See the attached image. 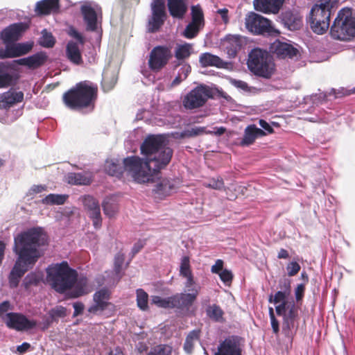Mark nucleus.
<instances>
[{
	"instance_id": "nucleus-1",
	"label": "nucleus",
	"mask_w": 355,
	"mask_h": 355,
	"mask_svg": "<svg viewBox=\"0 0 355 355\" xmlns=\"http://www.w3.org/2000/svg\"><path fill=\"white\" fill-rule=\"evenodd\" d=\"M48 244V235L42 227H33L15 237L13 252L18 256L9 277L10 288H16L20 279L41 257L40 248Z\"/></svg>"
},
{
	"instance_id": "nucleus-2",
	"label": "nucleus",
	"mask_w": 355,
	"mask_h": 355,
	"mask_svg": "<svg viewBox=\"0 0 355 355\" xmlns=\"http://www.w3.org/2000/svg\"><path fill=\"white\" fill-rule=\"evenodd\" d=\"M46 274L48 284L56 292L62 294L70 290L69 298H78L88 293L87 279L81 277L78 280V272L70 268L66 261L49 266Z\"/></svg>"
},
{
	"instance_id": "nucleus-3",
	"label": "nucleus",
	"mask_w": 355,
	"mask_h": 355,
	"mask_svg": "<svg viewBox=\"0 0 355 355\" xmlns=\"http://www.w3.org/2000/svg\"><path fill=\"white\" fill-rule=\"evenodd\" d=\"M98 98V87L89 81H81L64 92L62 101L71 110H94Z\"/></svg>"
},
{
	"instance_id": "nucleus-4",
	"label": "nucleus",
	"mask_w": 355,
	"mask_h": 355,
	"mask_svg": "<svg viewBox=\"0 0 355 355\" xmlns=\"http://www.w3.org/2000/svg\"><path fill=\"white\" fill-rule=\"evenodd\" d=\"M338 0H319L312 7L309 22L312 31L322 35L329 28L330 18L338 8Z\"/></svg>"
},
{
	"instance_id": "nucleus-5",
	"label": "nucleus",
	"mask_w": 355,
	"mask_h": 355,
	"mask_svg": "<svg viewBox=\"0 0 355 355\" xmlns=\"http://www.w3.org/2000/svg\"><path fill=\"white\" fill-rule=\"evenodd\" d=\"M191 293H175L168 297L152 296V303L163 309H176L180 313H187L197 300L200 289L193 288Z\"/></svg>"
},
{
	"instance_id": "nucleus-6",
	"label": "nucleus",
	"mask_w": 355,
	"mask_h": 355,
	"mask_svg": "<svg viewBox=\"0 0 355 355\" xmlns=\"http://www.w3.org/2000/svg\"><path fill=\"white\" fill-rule=\"evenodd\" d=\"M247 65L256 76L269 79L275 72V64L268 51L253 49L248 54Z\"/></svg>"
},
{
	"instance_id": "nucleus-7",
	"label": "nucleus",
	"mask_w": 355,
	"mask_h": 355,
	"mask_svg": "<svg viewBox=\"0 0 355 355\" xmlns=\"http://www.w3.org/2000/svg\"><path fill=\"white\" fill-rule=\"evenodd\" d=\"M330 35L335 40L348 41L355 36V17L348 8L341 9L337 14L330 29Z\"/></svg>"
},
{
	"instance_id": "nucleus-8",
	"label": "nucleus",
	"mask_w": 355,
	"mask_h": 355,
	"mask_svg": "<svg viewBox=\"0 0 355 355\" xmlns=\"http://www.w3.org/2000/svg\"><path fill=\"white\" fill-rule=\"evenodd\" d=\"M276 313L282 316V332L285 336L293 338L298 328V307L293 301L279 304L275 307Z\"/></svg>"
},
{
	"instance_id": "nucleus-9",
	"label": "nucleus",
	"mask_w": 355,
	"mask_h": 355,
	"mask_svg": "<svg viewBox=\"0 0 355 355\" xmlns=\"http://www.w3.org/2000/svg\"><path fill=\"white\" fill-rule=\"evenodd\" d=\"M145 159L139 156H129L123 159L124 171L128 172L133 180L139 184L154 182L153 173L146 169Z\"/></svg>"
},
{
	"instance_id": "nucleus-10",
	"label": "nucleus",
	"mask_w": 355,
	"mask_h": 355,
	"mask_svg": "<svg viewBox=\"0 0 355 355\" xmlns=\"http://www.w3.org/2000/svg\"><path fill=\"white\" fill-rule=\"evenodd\" d=\"M245 20L246 28L254 35H275L279 33L269 19L254 12H250Z\"/></svg>"
},
{
	"instance_id": "nucleus-11",
	"label": "nucleus",
	"mask_w": 355,
	"mask_h": 355,
	"mask_svg": "<svg viewBox=\"0 0 355 355\" xmlns=\"http://www.w3.org/2000/svg\"><path fill=\"white\" fill-rule=\"evenodd\" d=\"M173 154V150L166 145L153 154L152 157L144 161L146 169L153 173V178L157 176L161 170L165 168L170 163Z\"/></svg>"
},
{
	"instance_id": "nucleus-12",
	"label": "nucleus",
	"mask_w": 355,
	"mask_h": 355,
	"mask_svg": "<svg viewBox=\"0 0 355 355\" xmlns=\"http://www.w3.org/2000/svg\"><path fill=\"white\" fill-rule=\"evenodd\" d=\"M212 96V91L209 87L200 85L193 89L184 97L182 105L187 110L199 108L202 107Z\"/></svg>"
},
{
	"instance_id": "nucleus-13",
	"label": "nucleus",
	"mask_w": 355,
	"mask_h": 355,
	"mask_svg": "<svg viewBox=\"0 0 355 355\" xmlns=\"http://www.w3.org/2000/svg\"><path fill=\"white\" fill-rule=\"evenodd\" d=\"M150 8L151 16L148 21L147 30L154 33L159 31L167 18L164 0H153Z\"/></svg>"
},
{
	"instance_id": "nucleus-14",
	"label": "nucleus",
	"mask_w": 355,
	"mask_h": 355,
	"mask_svg": "<svg viewBox=\"0 0 355 355\" xmlns=\"http://www.w3.org/2000/svg\"><path fill=\"white\" fill-rule=\"evenodd\" d=\"M171 48L166 45L155 46L150 51L148 59V67L153 71H159L172 58Z\"/></svg>"
},
{
	"instance_id": "nucleus-15",
	"label": "nucleus",
	"mask_w": 355,
	"mask_h": 355,
	"mask_svg": "<svg viewBox=\"0 0 355 355\" xmlns=\"http://www.w3.org/2000/svg\"><path fill=\"white\" fill-rule=\"evenodd\" d=\"M166 145V138L162 135H148L142 142L140 146L141 154L144 155V159L152 157L161 148Z\"/></svg>"
},
{
	"instance_id": "nucleus-16",
	"label": "nucleus",
	"mask_w": 355,
	"mask_h": 355,
	"mask_svg": "<svg viewBox=\"0 0 355 355\" xmlns=\"http://www.w3.org/2000/svg\"><path fill=\"white\" fill-rule=\"evenodd\" d=\"M3 321L9 329L17 331L31 329L37 325L36 321L30 320L22 314L13 312L6 313Z\"/></svg>"
},
{
	"instance_id": "nucleus-17",
	"label": "nucleus",
	"mask_w": 355,
	"mask_h": 355,
	"mask_svg": "<svg viewBox=\"0 0 355 355\" xmlns=\"http://www.w3.org/2000/svg\"><path fill=\"white\" fill-rule=\"evenodd\" d=\"M83 205L87 215L92 220L93 225L99 229L102 225V217L98 201L91 196L84 198Z\"/></svg>"
},
{
	"instance_id": "nucleus-18",
	"label": "nucleus",
	"mask_w": 355,
	"mask_h": 355,
	"mask_svg": "<svg viewBox=\"0 0 355 355\" xmlns=\"http://www.w3.org/2000/svg\"><path fill=\"white\" fill-rule=\"evenodd\" d=\"M15 67L13 62H0V89L8 88L15 85L19 79V75L12 72Z\"/></svg>"
},
{
	"instance_id": "nucleus-19",
	"label": "nucleus",
	"mask_w": 355,
	"mask_h": 355,
	"mask_svg": "<svg viewBox=\"0 0 355 355\" xmlns=\"http://www.w3.org/2000/svg\"><path fill=\"white\" fill-rule=\"evenodd\" d=\"M214 355H242L238 336H229L220 343Z\"/></svg>"
},
{
	"instance_id": "nucleus-20",
	"label": "nucleus",
	"mask_w": 355,
	"mask_h": 355,
	"mask_svg": "<svg viewBox=\"0 0 355 355\" xmlns=\"http://www.w3.org/2000/svg\"><path fill=\"white\" fill-rule=\"evenodd\" d=\"M33 45L28 43L6 44L5 49H0V59L17 58L28 53Z\"/></svg>"
},
{
	"instance_id": "nucleus-21",
	"label": "nucleus",
	"mask_w": 355,
	"mask_h": 355,
	"mask_svg": "<svg viewBox=\"0 0 355 355\" xmlns=\"http://www.w3.org/2000/svg\"><path fill=\"white\" fill-rule=\"evenodd\" d=\"M28 25L25 23H15L6 27L1 32V39L6 44L15 42L19 40L21 33L27 30Z\"/></svg>"
},
{
	"instance_id": "nucleus-22",
	"label": "nucleus",
	"mask_w": 355,
	"mask_h": 355,
	"mask_svg": "<svg viewBox=\"0 0 355 355\" xmlns=\"http://www.w3.org/2000/svg\"><path fill=\"white\" fill-rule=\"evenodd\" d=\"M281 22L290 31H297L302 26V17L297 11L286 10L279 16Z\"/></svg>"
},
{
	"instance_id": "nucleus-23",
	"label": "nucleus",
	"mask_w": 355,
	"mask_h": 355,
	"mask_svg": "<svg viewBox=\"0 0 355 355\" xmlns=\"http://www.w3.org/2000/svg\"><path fill=\"white\" fill-rule=\"evenodd\" d=\"M270 51L279 58H293L296 56L299 51L293 45L286 42L276 40L270 46Z\"/></svg>"
},
{
	"instance_id": "nucleus-24",
	"label": "nucleus",
	"mask_w": 355,
	"mask_h": 355,
	"mask_svg": "<svg viewBox=\"0 0 355 355\" xmlns=\"http://www.w3.org/2000/svg\"><path fill=\"white\" fill-rule=\"evenodd\" d=\"M110 298V293L106 288H102L94 294L93 300L94 304L89 309V313H96L98 311H104L108 306V300Z\"/></svg>"
},
{
	"instance_id": "nucleus-25",
	"label": "nucleus",
	"mask_w": 355,
	"mask_h": 355,
	"mask_svg": "<svg viewBox=\"0 0 355 355\" xmlns=\"http://www.w3.org/2000/svg\"><path fill=\"white\" fill-rule=\"evenodd\" d=\"M80 12L86 24V31L94 32L97 30V13L89 4H84L80 7Z\"/></svg>"
},
{
	"instance_id": "nucleus-26",
	"label": "nucleus",
	"mask_w": 355,
	"mask_h": 355,
	"mask_svg": "<svg viewBox=\"0 0 355 355\" xmlns=\"http://www.w3.org/2000/svg\"><path fill=\"white\" fill-rule=\"evenodd\" d=\"M48 56L45 52L40 51L27 58L13 60V63L26 66L30 69H37L43 65L47 60Z\"/></svg>"
},
{
	"instance_id": "nucleus-27",
	"label": "nucleus",
	"mask_w": 355,
	"mask_h": 355,
	"mask_svg": "<svg viewBox=\"0 0 355 355\" xmlns=\"http://www.w3.org/2000/svg\"><path fill=\"white\" fill-rule=\"evenodd\" d=\"M24 93L10 89L0 94V108L8 110L14 105L22 102Z\"/></svg>"
},
{
	"instance_id": "nucleus-28",
	"label": "nucleus",
	"mask_w": 355,
	"mask_h": 355,
	"mask_svg": "<svg viewBox=\"0 0 355 355\" xmlns=\"http://www.w3.org/2000/svg\"><path fill=\"white\" fill-rule=\"evenodd\" d=\"M175 188L174 181L168 178H159L158 182L155 185L153 192L155 197L163 199L170 196Z\"/></svg>"
},
{
	"instance_id": "nucleus-29",
	"label": "nucleus",
	"mask_w": 355,
	"mask_h": 355,
	"mask_svg": "<svg viewBox=\"0 0 355 355\" xmlns=\"http://www.w3.org/2000/svg\"><path fill=\"white\" fill-rule=\"evenodd\" d=\"M193 52V45L190 43L177 44L174 50L175 60L174 67H178L184 63L189 59Z\"/></svg>"
},
{
	"instance_id": "nucleus-30",
	"label": "nucleus",
	"mask_w": 355,
	"mask_h": 355,
	"mask_svg": "<svg viewBox=\"0 0 355 355\" xmlns=\"http://www.w3.org/2000/svg\"><path fill=\"white\" fill-rule=\"evenodd\" d=\"M266 135V132L257 128L256 125H249L244 130L243 137L240 142V145L241 146H249L255 141L257 138Z\"/></svg>"
},
{
	"instance_id": "nucleus-31",
	"label": "nucleus",
	"mask_w": 355,
	"mask_h": 355,
	"mask_svg": "<svg viewBox=\"0 0 355 355\" xmlns=\"http://www.w3.org/2000/svg\"><path fill=\"white\" fill-rule=\"evenodd\" d=\"M282 3V0H254V9L264 13H277Z\"/></svg>"
},
{
	"instance_id": "nucleus-32",
	"label": "nucleus",
	"mask_w": 355,
	"mask_h": 355,
	"mask_svg": "<svg viewBox=\"0 0 355 355\" xmlns=\"http://www.w3.org/2000/svg\"><path fill=\"white\" fill-rule=\"evenodd\" d=\"M69 314L67 309L61 305H57L48 311V317L44 321V328H49L53 322L58 323L59 319L67 317Z\"/></svg>"
},
{
	"instance_id": "nucleus-33",
	"label": "nucleus",
	"mask_w": 355,
	"mask_h": 355,
	"mask_svg": "<svg viewBox=\"0 0 355 355\" xmlns=\"http://www.w3.org/2000/svg\"><path fill=\"white\" fill-rule=\"evenodd\" d=\"M168 8L173 18L182 19L187 12L185 0H168Z\"/></svg>"
},
{
	"instance_id": "nucleus-34",
	"label": "nucleus",
	"mask_w": 355,
	"mask_h": 355,
	"mask_svg": "<svg viewBox=\"0 0 355 355\" xmlns=\"http://www.w3.org/2000/svg\"><path fill=\"white\" fill-rule=\"evenodd\" d=\"M59 0H42L36 3L35 12L39 15H47L59 10Z\"/></svg>"
},
{
	"instance_id": "nucleus-35",
	"label": "nucleus",
	"mask_w": 355,
	"mask_h": 355,
	"mask_svg": "<svg viewBox=\"0 0 355 355\" xmlns=\"http://www.w3.org/2000/svg\"><path fill=\"white\" fill-rule=\"evenodd\" d=\"M66 55L67 59L76 65H80L83 63L81 51L78 44L75 42L70 41L67 44Z\"/></svg>"
},
{
	"instance_id": "nucleus-36",
	"label": "nucleus",
	"mask_w": 355,
	"mask_h": 355,
	"mask_svg": "<svg viewBox=\"0 0 355 355\" xmlns=\"http://www.w3.org/2000/svg\"><path fill=\"white\" fill-rule=\"evenodd\" d=\"M199 61L201 66L203 67L211 66L218 68H223L227 64L218 56L209 53H202L200 55Z\"/></svg>"
},
{
	"instance_id": "nucleus-37",
	"label": "nucleus",
	"mask_w": 355,
	"mask_h": 355,
	"mask_svg": "<svg viewBox=\"0 0 355 355\" xmlns=\"http://www.w3.org/2000/svg\"><path fill=\"white\" fill-rule=\"evenodd\" d=\"M225 42V49L229 56L231 58L236 57L242 46L240 37L237 35H228L226 37Z\"/></svg>"
},
{
	"instance_id": "nucleus-38",
	"label": "nucleus",
	"mask_w": 355,
	"mask_h": 355,
	"mask_svg": "<svg viewBox=\"0 0 355 355\" xmlns=\"http://www.w3.org/2000/svg\"><path fill=\"white\" fill-rule=\"evenodd\" d=\"M105 171L108 175L120 178L124 173V167L123 165L121 166L118 161L107 160Z\"/></svg>"
},
{
	"instance_id": "nucleus-39",
	"label": "nucleus",
	"mask_w": 355,
	"mask_h": 355,
	"mask_svg": "<svg viewBox=\"0 0 355 355\" xmlns=\"http://www.w3.org/2000/svg\"><path fill=\"white\" fill-rule=\"evenodd\" d=\"M205 311L207 316L213 321L223 322L224 320V311L218 304L207 305Z\"/></svg>"
},
{
	"instance_id": "nucleus-40",
	"label": "nucleus",
	"mask_w": 355,
	"mask_h": 355,
	"mask_svg": "<svg viewBox=\"0 0 355 355\" xmlns=\"http://www.w3.org/2000/svg\"><path fill=\"white\" fill-rule=\"evenodd\" d=\"M102 207L104 214L108 217L114 216L119 209L118 204L114 197H106L103 203Z\"/></svg>"
},
{
	"instance_id": "nucleus-41",
	"label": "nucleus",
	"mask_w": 355,
	"mask_h": 355,
	"mask_svg": "<svg viewBox=\"0 0 355 355\" xmlns=\"http://www.w3.org/2000/svg\"><path fill=\"white\" fill-rule=\"evenodd\" d=\"M67 181L73 185H88L91 179L82 173H69L67 175Z\"/></svg>"
},
{
	"instance_id": "nucleus-42",
	"label": "nucleus",
	"mask_w": 355,
	"mask_h": 355,
	"mask_svg": "<svg viewBox=\"0 0 355 355\" xmlns=\"http://www.w3.org/2000/svg\"><path fill=\"white\" fill-rule=\"evenodd\" d=\"M200 334L201 331L200 329H194L189 333L184 343V349L187 353L191 354L192 352L194 343L200 339Z\"/></svg>"
},
{
	"instance_id": "nucleus-43",
	"label": "nucleus",
	"mask_w": 355,
	"mask_h": 355,
	"mask_svg": "<svg viewBox=\"0 0 355 355\" xmlns=\"http://www.w3.org/2000/svg\"><path fill=\"white\" fill-rule=\"evenodd\" d=\"M173 347L167 344H159L153 347L146 355H171Z\"/></svg>"
},
{
	"instance_id": "nucleus-44",
	"label": "nucleus",
	"mask_w": 355,
	"mask_h": 355,
	"mask_svg": "<svg viewBox=\"0 0 355 355\" xmlns=\"http://www.w3.org/2000/svg\"><path fill=\"white\" fill-rule=\"evenodd\" d=\"M191 22L198 24L202 27L205 26L204 13L199 5L191 7Z\"/></svg>"
},
{
	"instance_id": "nucleus-45",
	"label": "nucleus",
	"mask_w": 355,
	"mask_h": 355,
	"mask_svg": "<svg viewBox=\"0 0 355 355\" xmlns=\"http://www.w3.org/2000/svg\"><path fill=\"white\" fill-rule=\"evenodd\" d=\"M203 28L202 26L189 22V24L186 26L184 31L182 33V36L187 39H193L196 37L200 30Z\"/></svg>"
},
{
	"instance_id": "nucleus-46",
	"label": "nucleus",
	"mask_w": 355,
	"mask_h": 355,
	"mask_svg": "<svg viewBox=\"0 0 355 355\" xmlns=\"http://www.w3.org/2000/svg\"><path fill=\"white\" fill-rule=\"evenodd\" d=\"M148 295L143 289L139 288L137 290V304L138 307L142 310L146 311L148 309Z\"/></svg>"
},
{
	"instance_id": "nucleus-47",
	"label": "nucleus",
	"mask_w": 355,
	"mask_h": 355,
	"mask_svg": "<svg viewBox=\"0 0 355 355\" xmlns=\"http://www.w3.org/2000/svg\"><path fill=\"white\" fill-rule=\"evenodd\" d=\"M42 35L40 40V44L45 48H52L55 43V38L52 33L44 29L42 31Z\"/></svg>"
},
{
	"instance_id": "nucleus-48",
	"label": "nucleus",
	"mask_w": 355,
	"mask_h": 355,
	"mask_svg": "<svg viewBox=\"0 0 355 355\" xmlns=\"http://www.w3.org/2000/svg\"><path fill=\"white\" fill-rule=\"evenodd\" d=\"M67 200L66 196L58 194H49L46 196L42 202L47 205H63Z\"/></svg>"
},
{
	"instance_id": "nucleus-49",
	"label": "nucleus",
	"mask_w": 355,
	"mask_h": 355,
	"mask_svg": "<svg viewBox=\"0 0 355 355\" xmlns=\"http://www.w3.org/2000/svg\"><path fill=\"white\" fill-rule=\"evenodd\" d=\"M180 274L182 277L190 275L192 274L189 257L187 256L183 257L181 259Z\"/></svg>"
},
{
	"instance_id": "nucleus-50",
	"label": "nucleus",
	"mask_w": 355,
	"mask_h": 355,
	"mask_svg": "<svg viewBox=\"0 0 355 355\" xmlns=\"http://www.w3.org/2000/svg\"><path fill=\"white\" fill-rule=\"evenodd\" d=\"M125 255L121 252H119L115 255L114 263V270L116 275L121 273L122 266L124 263Z\"/></svg>"
},
{
	"instance_id": "nucleus-51",
	"label": "nucleus",
	"mask_w": 355,
	"mask_h": 355,
	"mask_svg": "<svg viewBox=\"0 0 355 355\" xmlns=\"http://www.w3.org/2000/svg\"><path fill=\"white\" fill-rule=\"evenodd\" d=\"M288 295H289L287 294L286 293L279 291L275 293L273 299H272V295H270L269 297L268 301H269V302H274L275 304H278V303L282 304V303H284V302H288L287 301H286V299L287 298V297Z\"/></svg>"
},
{
	"instance_id": "nucleus-52",
	"label": "nucleus",
	"mask_w": 355,
	"mask_h": 355,
	"mask_svg": "<svg viewBox=\"0 0 355 355\" xmlns=\"http://www.w3.org/2000/svg\"><path fill=\"white\" fill-rule=\"evenodd\" d=\"M205 187L216 190H220L224 187V182L222 178L217 177L210 180L208 184H205Z\"/></svg>"
},
{
	"instance_id": "nucleus-53",
	"label": "nucleus",
	"mask_w": 355,
	"mask_h": 355,
	"mask_svg": "<svg viewBox=\"0 0 355 355\" xmlns=\"http://www.w3.org/2000/svg\"><path fill=\"white\" fill-rule=\"evenodd\" d=\"M206 128L205 127H195L190 129L185 130L186 134L184 135L187 136V138L194 137L200 135H202L205 132Z\"/></svg>"
},
{
	"instance_id": "nucleus-54",
	"label": "nucleus",
	"mask_w": 355,
	"mask_h": 355,
	"mask_svg": "<svg viewBox=\"0 0 355 355\" xmlns=\"http://www.w3.org/2000/svg\"><path fill=\"white\" fill-rule=\"evenodd\" d=\"M300 269L301 267L300 264L296 261H291L286 266L288 275L289 277H293L296 275L300 272Z\"/></svg>"
},
{
	"instance_id": "nucleus-55",
	"label": "nucleus",
	"mask_w": 355,
	"mask_h": 355,
	"mask_svg": "<svg viewBox=\"0 0 355 355\" xmlns=\"http://www.w3.org/2000/svg\"><path fill=\"white\" fill-rule=\"evenodd\" d=\"M230 83L235 87L240 89L244 92H250V89L248 83L245 81H243L241 80H236L234 78H231L230 80Z\"/></svg>"
},
{
	"instance_id": "nucleus-56",
	"label": "nucleus",
	"mask_w": 355,
	"mask_h": 355,
	"mask_svg": "<svg viewBox=\"0 0 355 355\" xmlns=\"http://www.w3.org/2000/svg\"><path fill=\"white\" fill-rule=\"evenodd\" d=\"M219 277L221 281L225 284H229L232 282L233 279V275L230 270L227 269L223 270L219 273Z\"/></svg>"
},
{
	"instance_id": "nucleus-57",
	"label": "nucleus",
	"mask_w": 355,
	"mask_h": 355,
	"mask_svg": "<svg viewBox=\"0 0 355 355\" xmlns=\"http://www.w3.org/2000/svg\"><path fill=\"white\" fill-rule=\"evenodd\" d=\"M12 309L11 304L9 301H3L0 304V318L3 320V318L6 317L7 312Z\"/></svg>"
},
{
	"instance_id": "nucleus-58",
	"label": "nucleus",
	"mask_w": 355,
	"mask_h": 355,
	"mask_svg": "<svg viewBox=\"0 0 355 355\" xmlns=\"http://www.w3.org/2000/svg\"><path fill=\"white\" fill-rule=\"evenodd\" d=\"M73 306L74 308V312L73 314V317H77L81 315L83 313L85 305L81 302H76L73 304Z\"/></svg>"
},
{
	"instance_id": "nucleus-59",
	"label": "nucleus",
	"mask_w": 355,
	"mask_h": 355,
	"mask_svg": "<svg viewBox=\"0 0 355 355\" xmlns=\"http://www.w3.org/2000/svg\"><path fill=\"white\" fill-rule=\"evenodd\" d=\"M305 285L304 284H298L295 290V299L297 301L301 300L304 295Z\"/></svg>"
},
{
	"instance_id": "nucleus-60",
	"label": "nucleus",
	"mask_w": 355,
	"mask_h": 355,
	"mask_svg": "<svg viewBox=\"0 0 355 355\" xmlns=\"http://www.w3.org/2000/svg\"><path fill=\"white\" fill-rule=\"evenodd\" d=\"M224 262L221 259H217L215 264L211 266V271L212 273L218 274L223 271Z\"/></svg>"
},
{
	"instance_id": "nucleus-61",
	"label": "nucleus",
	"mask_w": 355,
	"mask_h": 355,
	"mask_svg": "<svg viewBox=\"0 0 355 355\" xmlns=\"http://www.w3.org/2000/svg\"><path fill=\"white\" fill-rule=\"evenodd\" d=\"M69 35H70V36H71L73 38H75L76 40H77L80 44H85V38L75 28H71L70 29Z\"/></svg>"
},
{
	"instance_id": "nucleus-62",
	"label": "nucleus",
	"mask_w": 355,
	"mask_h": 355,
	"mask_svg": "<svg viewBox=\"0 0 355 355\" xmlns=\"http://www.w3.org/2000/svg\"><path fill=\"white\" fill-rule=\"evenodd\" d=\"M180 66L181 68L179 70L178 73H182V76L184 78V80L187 78L188 75L191 73V67L187 63H183Z\"/></svg>"
},
{
	"instance_id": "nucleus-63",
	"label": "nucleus",
	"mask_w": 355,
	"mask_h": 355,
	"mask_svg": "<svg viewBox=\"0 0 355 355\" xmlns=\"http://www.w3.org/2000/svg\"><path fill=\"white\" fill-rule=\"evenodd\" d=\"M145 241L139 240L136 242L132 249V256L134 257L136 254H137L144 246Z\"/></svg>"
},
{
	"instance_id": "nucleus-64",
	"label": "nucleus",
	"mask_w": 355,
	"mask_h": 355,
	"mask_svg": "<svg viewBox=\"0 0 355 355\" xmlns=\"http://www.w3.org/2000/svg\"><path fill=\"white\" fill-rule=\"evenodd\" d=\"M116 83V78H113L111 82H109L106 76H103V87L104 89L110 90L114 87Z\"/></svg>"
}]
</instances>
